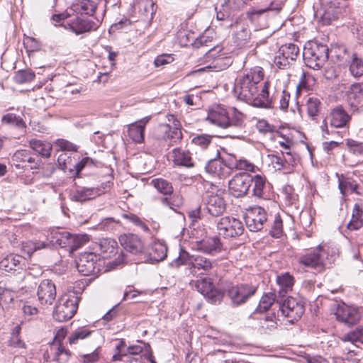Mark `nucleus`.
I'll return each mask as SVG.
<instances>
[{
  "label": "nucleus",
  "instance_id": "obj_49",
  "mask_svg": "<svg viewBox=\"0 0 363 363\" xmlns=\"http://www.w3.org/2000/svg\"><path fill=\"white\" fill-rule=\"evenodd\" d=\"M34 72L30 69H21L16 72L14 80L18 84H23L31 82L35 78Z\"/></svg>",
  "mask_w": 363,
  "mask_h": 363
},
{
  "label": "nucleus",
  "instance_id": "obj_6",
  "mask_svg": "<svg viewBox=\"0 0 363 363\" xmlns=\"http://www.w3.org/2000/svg\"><path fill=\"white\" fill-rule=\"evenodd\" d=\"M349 11L346 0H334L324 4L315 13V16L323 25H330L340 16Z\"/></svg>",
  "mask_w": 363,
  "mask_h": 363
},
{
  "label": "nucleus",
  "instance_id": "obj_61",
  "mask_svg": "<svg viewBox=\"0 0 363 363\" xmlns=\"http://www.w3.org/2000/svg\"><path fill=\"white\" fill-rule=\"evenodd\" d=\"M28 247H29V250L32 251V252L37 251V250L44 249V248L50 247L49 242H44V241L36 240L34 242H30L28 243Z\"/></svg>",
  "mask_w": 363,
  "mask_h": 363
},
{
  "label": "nucleus",
  "instance_id": "obj_62",
  "mask_svg": "<svg viewBox=\"0 0 363 363\" xmlns=\"http://www.w3.org/2000/svg\"><path fill=\"white\" fill-rule=\"evenodd\" d=\"M71 161V157L66 152L61 153L57 158L58 164L63 170H65L67 168L68 164Z\"/></svg>",
  "mask_w": 363,
  "mask_h": 363
},
{
  "label": "nucleus",
  "instance_id": "obj_35",
  "mask_svg": "<svg viewBox=\"0 0 363 363\" xmlns=\"http://www.w3.org/2000/svg\"><path fill=\"white\" fill-rule=\"evenodd\" d=\"M167 247L160 242H154L150 250L149 257L152 262H159L167 257Z\"/></svg>",
  "mask_w": 363,
  "mask_h": 363
},
{
  "label": "nucleus",
  "instance_id": "obj_24",
  "mask_svg": "<svg viewBox=\"0 0 363 363\" xmlns=\"http://www.w3.org/2000/svg\"><path fill=\"white\" fill-rule=\"evenodd\" d=\"M335 315L338 320L348 325L355 324L360 318L357 309L344 303L338 305Z\"/></svg>",
  "mask_w": 363,
  "mask_h": 363
},
{
  "label": "nucleus",
  "instance_id": "obj_34",
  "mask_svg": "<svg viewBox=\"0 0 363 363\" xmlns=\"http://www.w3.org/2000/svg\"><path fill=\"white\" fill-rule=\"evenodd\" d=\"M294 277L289 273H284L277 278V283L279 286L278 296L283 298L289 291L292 290L294 286Z\"/></svg>",
  "mask_w": 363,
  "mask_h": 363
},
{
  "label": "nucleus",
  "instance_id": "obj_14",
  "mask_svg": "<svg viewBox=\"0 0 363 363\" xmlns=\"http://www.w3.org/2000/svg\"><path fill=\"white\" fill-rule=\"evenodd\" d=\"M299 52V48L294 43L283 45L274 57V62L279 69H286L290 64L296 61Z\"/></svg>",
  "mask_w": 363,
  "mask_h": 363
},
{
  "label": "nucleus",
  "instance_id": "obj_47",
  "mask_svg": "<svg viewBox=\"0 0 363 363\" xmlns=\"http://www.w3.org/2000/svg\"><path fill=\"white\" fill-rule=\"evenodd\" d=\"M91 334V330L87 328H79L69 337V342L71 345L77 344L79 340L87 338Z\"/></svg>",
  "mask_w": 363,
  "mask_h": 363
},
{
  "label": "nucleus",
  "instance_id": "obj_21",
  "mask_svg": "<svg viewBox=\"0 0 363 363\" xmlns=\"http://www.w3.org/2000/svg\"><path fill=\"white\" fill-rule=\"evenodd\" d=\"M328 118L332 127L349 129L352 117L342 106H337L331 110Z\"/></svg>",
  "mask_w": 363,
  "mask_h": 363
},
{
  "label": "nucleus",
  "instance_id": "obj_28",
  "mask_svg": "<svg viewBox=\"0 0 363 363\" xmlns=\"http://www.w3.org/2000/svg\"><path fill=\"white\" fill-rule=\"evenodd\" d=\"M97 8L93 0H76L72 5V10L77 15L93 16Z\"/></svg>",
  "mask_w": 363,
  "mask_h": 363
},
{
  "label": "nucleus",
  "instance_id": "obj_30",
  "mask_svg": "<svg viewBox=\"0 0 363 363\" xmlns=\"http://www.w3.org/2000/svg\"><path fill=\"white\" fill-rule=\"evenodd\" d=\"M235 30L233 34V40L236 46L244 48L249 42L250 32L247 26L243 23H236Z\"/></svg>",
  "mask_w": 363,
  "mask_h": 363
},
{
  "label": "nucleus",
  "instance_id": "obj_63",
  "mask_svg": "<svg viewBox=\"0 0 363 363\" xmlns=\"http://www.w3.org/2000/svg\"><path fill=\"white\" fill-rule=\"evenodd\" d=\"M290 99V94L286 90H283L280 99L279 108L283 111H286L289 107V102Z\"/></svg>",
  "mask_w": 363,
  "mask_h": 363
},
{
  "label": "nucleus",
  "instance_id": "obj_55",
  "mask_svg": "<svg viewBox=\"0 0 363 363\" xmlns=\"http://www.w3.org/2000/svg\"><path fill=\"white\" fill-rule=\"evenodd\" d=\"M55 145L59 147V150L62 151H69V152H77V147L74 144L64 140V139H58L55 142Z\"/></svg>",
  "mask_w": 363,
  "mask_h": 363
},
{
  "label": "nucleus",
  "instance_id": "obj_25",
  "mask_svg": "<svg viewBox=\"0 0 363 363\" xmlns=\"http://www.w3.org/2000/svg\"><path fill=\"white\" fill-rule=\"evenodd\" d=\"M347 102L354 111L363 106V84L354 83L350 86L347 91Z\"/></svg>",
  "mask_w": 363,
  "mask_h": 363
},
{
  "label": "nucleus",
  "instance_id": "obj_4",
  "mask_svg": "<svg viewBox=\"0 0 363 363\" xmlns=\"http://www.w3.org/2000/svg\"><path fill=\"white\" fill-rule=\"evenodd\" d=\"M172 264L177 267L180 265H186L191 274L198 276L210 272L213 268V262L203 256L189 255V253L182 252Z\"/></svg>",
  "mask_w": 363,
  "mask_h": 363
},
{
  "label": "nucleus",
  "instance_id": "obj_42",
  "mask_svg": "<svg viewBox=\"0 0 363 363\" xmlns=\"http://www.w3.org/2000/svg\"><path fill=\"white\" fill-rule=\"evenodd\" d=\"M151 184L160 193L164 195H171L173 193L172 183L166 179L162 178L153 179Z\"/></svg>",
  "mask_w": 363,
  "mask_h": 363
},
{
  "label": "nucleus",
  "instance_id": "obj_22",
  "mask_svg": "<svg viewBox=\"0 0 363 363\" xmlns=\"http://www.w3.org/2000/svg\"><path fill=\"white\" fill-rule=\"evenodd\" d=\"M121 246L127 252L138 255L143 252L144 245L142 240L134 234H123L119 237Z\"/></svg>",
  "mask_w": 363,
  "mask_h": 363
},
{
  "label": "nucleus",
  "instance_id": "obj_58",
  "mask_svg": "<svg viewBox=\"0 0 363 363\" xmlns=\"http://www.w3.org/2000/svg\"><path fill=\"white\" fill-rule=\"evenodd\" d=\"M221 161H223L225 167L230 171V169H236L238 167V159L235 155H228L226 157L220 158Z\"/></svg>",
  "mask_w": 363,
  "mask_h": 363
},
{
  "label": "nucleus",
  "instance_id": "obj_19",
  "mask_svg": "<svg viewBox=\"0 0 363 363\" xmlns=\"http://www.w3.org/2000/svg\"><path fill=\"white\" fill-rule=\"evenodd\" d=\"M96 21L95 22L77 15L76 16L71 18L67 23V26H65V28L68 26V28L73 33H74L76 35H79L86 32L96 30L101 23V20L96 18Z\"/></svg>",
  "mask_w": 363,
  "mask_h": 363
},
{
  "label": "nucleus",
  "instance_id": "obj_18",
  "mask_svg": "<svg viewBox=\"0 0 363 363\" xmlns=\"http://www.w3.org/2000/svg\"><path fill=\"white\" fill-rule=\"evenodd\" d=\"M56 286L52 280L43 279L40 282L37 289V296L41 305H52L56 298Z\"/></svg>",
  "mask_w": 363,
  "mask_h": 363
},
{
  "label": "nucleus",
  "instance_id": "obj_43",
  "mask_svg": "<svg viewBox=\"0 0 363 363\" xmlns=\"http://www.w3.org/2000/svg\"><path fill=\"white\" fill-rule=\"evenodd\" d=\"M349 70L351 74L354 77L363 76V58L358 57L356 53H353Z\"/></svg>",
  "mask_w": 363,
  "mask_h": 363
},
{
  "label": "nucleus",
  "instance_id": "obj_7",
  "mask_svg": "<svg viewBox=\"0 0 363 363\" xmlns=\"http://www.w3.org/2000/svg\"><path fill=\"white\" fill-rule=\"evenodd\" d=\"M79 298L74 294H65L60 296L53 311V318L58 322L71 319L77 312Z\"/></svg>",
  "mask_w": 363,
  "mask_h": 363
},
{
  "label": "nucleus",
  "instance_id": "obj_50",
  "mask_svg": "<svg viewBox=\"0 0 363 363\" xmlns=\"http://www.w3.org/2000/svg\"><path fill=\"white\" fill-rule=\"evenodd\" d=\"M342 340L345 342L355 343L363 342V328H357L343 336Z\"/></svg>",
  "mask_w": 363,
  "mask_h": 363
},
{
  "label": "nucleus",
  "instance_id": "obj_29",
  "mask_svg": "<svg viewBox=\"0 0 363 363\" xmlns=\"http://www.w3.org/2000/svg\"><path fill=\"white\" fill-rule=\"evenodd\" d=\"M196 247L204 253L214 254L220 250L221 242L219 238L213 236L197 242Z\"/></svg>",
  "mask_w": 363,
  "mask_h": 363
},
{
  "label": "nucleus",
  "instance_id": "obj_11",
  "mask_svg": "<svg viewBox=\"0 0 363 363\" xmlns=\"http://www.w3.org/2000/svg\"><path fill=\"white\" fill-rule=\"evenodd\" d=\"M99 256L93 252H84L77 261L78 272L83 276L97 274L101 271Z\"/></svg>",
  "mask_w": 363,
  "mask_h": 363
},
{
  "label": "nucleus",
  "instance_id": "obj_64",
  "mask_svg": "<svg viewBox=\"0 0 363 363\" xmlns=\"http://www.w3.org/2000/svg\"><path fill=\"white\" fill-rule=\"evenodd\" d=\"M99 359V354L97 350L90 354H84L82 356V360L84 363H95Z\"/></svg>",
  "mask_w": 363,
  "mask_h": 363
},
{
  "label": "nucleus",
  "instance_id": "obj_2",
  "mask_svg": "<svg viewBox=\"0 0 363 363\" xmlns=\"http://www.w3.org/2000/svg\"><path fill=\"white\" fill-rule=\"evenodd\" d=\"M337 257L335 247L327 245H319L313 250L298 256V262L313 269L322 270L330 266Z\"/></svg>",
  "mask_w": 363,
  "mask_h": 363
},
{
  "label": "nucleus",
  "instance_id": "obj_45",
  "mask_svg": "<svg viewBox=\"0 0 363 363\" xmlns=\"http://www.w3.org/2000/svg\"><path fill=\"white\" fill-rule=\"evenodd\" d=\"M1 122L4 124L13 125L20 129L26 128V123L23 118L11 113L4 115L1 118Z\"/></svg>",
  "mask_w": 363,
  "mask_h": 363
},
{
  "label": "nucleus",
  "instance_id": "obj_54",
  "mask_svg": "<svg viewBox=\"0 0 363 363\" xmlns=\"http://www.w3.org/2000/svg\"><path fill=\"white\" fill-rule=\"evenodd\" d=\"M161 203L174 210V206L179 207L182 204V198L179 195H174L172 198L164 197L161 199Z\"/></svg>",
  "mask_w": 363,
  "mask_h": 363
},
{
  "label": "nucleus",
  "instance_id": "obj_60",
  "mask_svg": "<svg viewBox=\"0 0 363 363\" xmlns=\"http://www.w3.org/2000/svg\"><path fill=\"white\" fill-rule=\"evenodd\" d=\"M144 14L147 20H152L156 11L155 5L152 1H146L144 8Z\"/></svg>",
  "mask_w": 363,
  "mask_h": 363
},
{
  "label": "nucleus",
  "instance_id": "obj_13",
  "mask_svg": "<svg viewBox=\"0 0 363 363\" xmlns=\"http://www.w3.org/2000/svg\"><path fill=\"white\" fill-rule=\"evenodd\" d=\"M245 220L247 228L252 232L261 230L267 220V214L264 208L255 206L247 209Z\"/></svg>",
  "mask_w": 363,
  "mask_h": 363
},
{
  "label": "nucleus",
  "instance_id": "obj_52",
  "mask_svg": "<svg viewBox=\"0 0 363 363\" xmlns=\"http://www.w3.org/2000/svg\"><path fill=\"white\" fill-rule=\"evenodd\" d=\"M270 235L274 238H280L283 233L282 220L279 216H276L269 231Z\"/></svg>",
  "mask_w": 363,
  "mask_h": 363
},
{
  "label": "nucleus",
  "instance_id": "obj_59",
  "mask_svg": "<svg viewBox=\"0 0 363 363\" xmlns=\"http://www.w3.org/2000/svg\"><path fill=\"white\" fill-rule=\"evenodd\" d=\"M255 169L256 167L245 159H239L238 161V167H236V169L255 172Z\"/></svg>",
  "mask_w": 363,
  "mask_h": 363
},
{
  "label": "nucleus",
  "instance_id": "obj_40",
  "mask_svg": "<svg viewBox=\"0 0 363 363\" xmlns=\"http://www.w3.org/2000/svg\"><path fill=\"white\" fill-rule=\"evenodd\" d=\"M252 192L255 196L262 198L266 186V178L264 176L256 174L252 176Z\"/></svg>",
  "mask_w": 363,
  "mask_h": 363
},
{
  "label": "nucleus",
  "instance_id": "obj_31",
  "mask_svg": "<svg viewBox=\"0 0 363 363\" xmlns=\"http://www.w3.org/2000/svg\"><path fill=\"white\" fill-rule=\"evenodd\" d=\"M172 160L174 164L178 166L192 167L195 165L191 153L181 148H175L172 150Z\"/></svg>",
  "mask_w": 363,
  "mask_h": 363
},
{
  "label": "nucleus",
  "instance_id": "obj_37",
  "mask_svg": "<svg viewBox=\"0 0 363 363\" xmlns=\"http://www.w3.org/2000/svg\"><path fill=\"white\" fill-rule=\"evenodd\" d=\"M30 148L44 157H49L52 150V145L46 141L32 139L29 141Z\"/></svg>",
  "mask_w": 363,
  "mask_h": 363
},
{
  "label": "nucleus",
  "instance_id": "obj_12",
  "mask_svg": "<svg viewBox=\"0 0 363 363\" xmlns=\"http://www.w3.org/2000/svg\"><path fill=\"white\" fill-rule=\"evenodd\" d=\"M252 175L247 172L236 174L228 182L230 194L239 198L245 196L252 185Z\"/></svg>",
  "mask_w": 363,
  "mask_h": 363
},
{
  "label": "nucleus",
  "instance_id": "obj_51",
  "mask_svg": "<svg viewBox=\"0 0 363 363\" xmlns=\"http://www.w3.org/2000/svg\"><path fill=\"white\" fill-rule=\"evenodd\" d=\"M212 136L206 134L197 135L192 138V143L201 149H206L211 143Z\"/></svg>",
  "mask_w": 363,
  "mask_h": 363
},
{
  "label": "nucleus",
  "instance_id": "obj_46",
  "mask_svg": "<svg viewBox=\"0 0 363 363\" xmlns=\"http://www.w3.org/2000/svg\"><path fill=\"white\" fill-rule=\"evenodd\" d=\"M342 177L343 176L342 175ZM339 189L341 194L345 196L347 193V191H356V189L359 187V185L355 183L352 179L350 178H339Z\"/></svg>",
  "mask_w": 363,
  "mask_h": 363
},
{
  "label": "nucleus",
  "instance_id": "obj_48",
  "mask_svg": "<svg viewBox=\"0 0 363 363\" xmlns=\"http://www.w3.org/2000/svg\"><path fill=\"white\" fill-rule=\"evenodd\" d=\"M345 145L350 153L357 156H363V142L347 138L345 140Z\"/></svg>",
  "mask_w": 363,
  "mask_h": 363
},
{
  "label": "nucleus",
  "instance_id": "obj_8",
  "mask_svg": "<svg viewBox=\"0 0 363 363\" xmlns=\"http://www.w3.org/2000/svg\"><path fill=\"white\" fill-rule=\"evenodd\" d=\"M219 235L225 238H236L243 234L245 230L242 221L233 216H224L217 222Z\"/></svg>",
  "mask_w": 363,
  "mask_h": 363
},
{
  "label": "nucleus",
  "instance_id": "obj_44",
  "mask_svg": "<svg viewBox=\"0 0 363 363\" xmlns=\"http://www.w3.org/2000/svg\"><path fill=\"white\" fill-rule=\"evenodd\" d=\"M89 241L87 235H71L69 233L67 245L72 251H75Z\"/></svg>",
  "mask_w": 363,
  "mask_h": 363
},
{
  "label": "nucleus",
  "instance_id": "obj_33",
  "mask_svg": "<svg viewBox=\"0 0 363 363\" xmlns=\"http://www.w3.org/2000/svg\"><path fill=\"white\" fill-rule=\"evenodd\" d=\"M69 233L54 229L48 235L50 246L65 247L67 246Z\"/></svg>",
  "mask_w": 363,
  "mask_h": 363
},
{
  "label": "nucleus",
  "instance_id": "obj_23",
  "mask_svg": "<svg viewBox=\"0 0 363 363\" xmlns=\"http://www.w3.org/2000/svg\"><path fill=\"white\" fill-rule=\"evenodd\" d=\"M196 290L206 297L211 303H216L220 300V295L214 289V286L209 277H203L196 281Z\"/></svg>",
  "mask_w": 363,
  "mask_h": 363
},
{
  "label": "nucleus",
  "instance_id": "obj_57",
  "mask_svg": "<svg viewBox=\"0 0 363 363\" xmlns=\"http://www.w3.org/2000/svg\"><path fill=\"white\" fill-rule=\"evenodd\" d=\"M24 45L28 51L30 52L38 51L41 48V43L33 37H26L24 39Z\"/></svg>",
  "mask_w": 363,
  "mask_h": 363
},
{
  "label": "nucleus",
  "instance_id": "obj_20",
  "mask_svg": "<svg viewBox=\"0 0 363 363\" xmlns=\"http://www.w3.org/2000/svg\"><path fill=\"white\" fill-rule=\"evenodd\" d=\"M25 266V258L17 254L7 255L0 261V269L8 274L19 272L24 269Z\"/></svg>",
  "mask_w": 363,
  "mask_h": 363
},
{
  "label": "nucleus",
  "instance_id": "obj_53",
  "mask_svg": "<svg viewBox=\"0 0 363 363\" xmlns=\"http://www.w3.org/2000/svg\"><path fill=\"white\" fill-rule=\"evenodd\" d=\"M261 327L264 333L270 332L277 328V320L274 315L266 316L260 322Z\"/></svg>",
  "mask_w": 363,
  "mask_h": 363
},
{
  "label": "nucleus",
  "instance_id": "obj_26",
  "mask_svg": "<svg viewBox=\"0 0 363 363\" xmlns=\"http://www.w3.org/2000/svg\"><path fill=\"white\" fill-rule=\"evenodd\" d=\"M150 119V117L147 116L128 125V136L132 140L137 143L143 142L145 128Z\"/></svg>",
  "mask_w": 363,
  "mask_h": 363
},
{
  "label": "nucleus",
  "instance_id": "obj_27",
  "mask_svg": "<svg viewBox=\"0 0 363 363\" xmlns=\"http://www.w3.org/2000/svg\"><path fill=\"white\" fill-rule=\"evenodd\" d=\"M205 169L209 174L220 179L228 177L230 172L225 167L223 161L220 158L211 159L205 166Z\"/></svg>",
  "mask_w": 363,
  "mask_h": 363
},
{
  "label": "nucleus",
  "instance_id": "obj_17",
  "mask_svg": "<svg viewBox=\"0 0 363 363\" xmlns=\"http://www.w3.org/2000/svg\"><path fill=\"white\" fill-rule=\"evenodd\" d=\"M111 186L110 182L104 183L97 188L82 187L77 189L70 195L72 201L77 202H84L106 193Z\"/></svg>",
  "mask_w": 363,
  "mask_h": 363
},
{
  "label": "nucleus",
  "instance_id": "obj_9",
  "mask_svg": "<svg viewBox=\"0 0 363 363\" xmlns=\"http://www.w3.org/2000/svg\"><path fill=\"white\" fill-rule=\"evenodd\" d=\"M223 194L224 191L216 186H212L211 190L207 192L205 206L206 211L210 215L219 216L225 211L226 203Z\"/></svg>",
  "mask_w": 363,
  "mask_h": 363
},
{
  "label": "nucleus",
  "instance_id": "obj_38",
  "mask_svg": "<svg viewBox=\"0 0 363 363\" xmlns=\"http://www.w3.org/2000/svg\"><path fill=\"white\" fill-rule=\"evenodd\" d=\"M321 105V101L318 97L315 96H309L306 104L308 116L314 119L319 114Z\"/></svg>",
  "mask_w": 363,
  "mask_h": 363
},
{
  "label": "nucleus",
  "instance_id": "obj_32",
  "mask_svg": "<svg viewBox=\"0 0 363 363\" xmlns=\"http://www.w3.org/2000/svg\"><path fill=\"white\" fill-rule=\"evenodd\" d=\"M98 246L103 259L111 258L116 255L118 251V244L116 241L111 238L101 240Z\"/></svg>",
  "mask_w": 363,
  "mask_h": 363
},
{
  "label": "nucleus",
  "instance_id": "obj_3",
  "mask_svg": "<svg viewBox=\"0 0 363 363\" xmlns=\"http://www.w3.org/2000/svg\"><path fill=\"white\" fill-rule=\"evenodd\" d=\"M211 123L222 128L240 127L242 122V114L236 109L228 112L221 106L212 107L206 118Z\"/></svg>",
  "mask_w": 363,
  "mask_h": 363
},
{
  "label": "nucleus",
  "instance_id": "obj_56",
  "mask_svg": "<svg viewBox=\"0 0 363 363\" xmlns=\"http://www.w3.org/2000/svg\"><path fill=\"white\" fill-rule=\"evenodd\" d=\"M70 356V352L69 350L65 349L62 346H59L57 348V351L55 355V360L59 363H66L67 362Z\"/></svg>",
  "mask_w": 363,
  "mask_h": 363
},
{
  "label": "nucleus",
  "instance_id": "obj_39",
  "mask_svg": "<svg viewBox=\"0 0 363 363\" xmlns=\"http://www.w3.org/2000/svg\"><path fill=\"white\" fill-rule=\"evenodd\" d=\"M179 37L181 38V43H184V45L191 43L194 45V47L196 48L209 47V45H207V43L211 42V40H209L207 37L203 35L200 36L195 40L194 38L190 40L186 32H181L179 33Z\"/></svg>",
  "mask_w": 363,
  "mask_h": 363
},
{
  "label": "nucleus",
  "instance_id": "obj_5",
  "mask_svg": "<svg viewBox=\"0 0 363 363\" xmlns=\"http://www.w3.org/2000/svg\"><path fill=\"white\" fill-rule=\"evenodd\" d=\"M327 45L316 42H308L303 49V57L307 67L320 69L328 59Z\"/></svg>",
  "mask_w": 363,
  "mask_h": 363
},
{
  "label": "nucleus",
  "instance_id": "obj_10",
  "mask_svg": "<svg viewBox=\"0 0 363 363\" xmlns=\"http://www.w3.org/2000/svg\"><path fill=\"white\" fill-rule=\"evenodd\" d=\"M280 310L283 315L289 318V322L298 320L303 315L305 308L302 301L291 296L287 297L284 301L277 299Z\"/></svg>",
  "mask_w": 363,
  "mask_h": 363
},
{
  "label": "nucleus",
  "instance_id": "obj_16",
  "mask_svg": "<svg viewBox=\"0 0 363 363\" xmlns=\"http://www.w3.org/2000/svg\"><path fill=\"white\" fill-rule=\"evenodd\" d=\"M257 290V287L255 285L241 284L231 286L228 291V295L233 304L239 306L254 296Z\"/></svg>",
  "mask_w": 363,
  "mask_h": 363
},
{
  "label": "nucleus",
  "instance_id": "obj_36",
  "mask_svg": "<svg viewBox=\"0 0 363 363\" xmlns=\"http://www.w3.org/2000/svg\"><path fill=\"white\" fill-rule=\"evenodd\" d=\"M363 211L359 203H355L352 210V218L347 224V228L351 230L360 229L363 226Z\"/></svg>",
  "mask_w": 363,
  "mask_h": 363
},
{
  "label": "nucleus",
  "instance_id": "obj_1",
  "mask_svg": "<svg viewBox=\"0 0 363 363\" xmlns=\"http://www.w3.org/2000/svg\"><path fill=\"white\" fill-rule=\"evenodd\" d=\"M263 77V69L260 67H255L240 75L235 86L238 99L255 107L270 108L272 102L269 97L268 82L263 83L259 92V84Z\"/></svg>",
  "mask_w": 363,
  "mask_h": 363
},
{
  "label": "nucleus",
  "instance_id": "obj_15",
  "mask_svg": "<svg viewBox=\"0 0 363 363\" xmlns=\"http://www.w3.org/2000/svg\"><path fill=\"white\" fill-rule=\"evenodd\" d=\"M155 136L159 140L168 141L169 145L177 143L182 138L179 122L174 120L172 125L160 124L155 130Z\"/></svg>",
  "mask_w": 363,
  "mask_h": 363
},
{
  "label": "nucleus",
  "instance_id": "obj_41",
  "mask_svg": "<svg viewBox=\"0 0 363 363\" xmlns=\"http://www.w3.org/2000/svg\"><path fill=\"white\" fill-rule=\"evenodd\" d=\"M279 298L280 297H277L274 293H268L263 295L256 308V311L258 313L267 311L277 299H279Z\"/></svg>",
  "mask_w": 363,
  "mask_h": 363
}]
</instances>
